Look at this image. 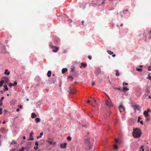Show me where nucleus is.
<instances>
[{
  "label": "nucleus",
  "instance_id": "1",
  "mask_svg": "<svg viewBox=\"0 0 151 151\" xmlns=\"http://www.w3.org/2000/svg\"><path fill=\"white\" fill-rule=\"evenodd\" d=\"M141 134L142 131L140 129L137 128L133 129V135L134 137L137 138L139 137Z\"/></svg>",
  "mask_w": 151,
  "mask_h": 151
},
{
  "label": "nucleus",
  "instance_id": "2",
  "mask_svg": "<svg viewBox=\"0 0 151 151\" xmlns=\"http://www.w3.org/2000/svg\"><path fill=\"white\" fill-rule=\"evenodd\" d=\"M50 46L52 49V51L54 52H56L59 50V48L58 47L54 46L52 44H50Z\"/></svg>",
  "mask_w": 151,
  "mask_h": 151
},
{
  "label": "nucleus",
  "instance_id": "3",
  "mask_svg": "<svg viewBox=\"0 0 151 151\" xmlns=\"http://www.w3.org/2000/svg\"><path fill=\"white\" fill-rule=\"evenodd\" d=\"M52 139H51L49 138L48 140H46V142L48 143L50 145H55L56 144L55 142H52Z\"/></svg>",
  "mask_w": 151,
  "mask_h": 151
},
{
  "label": "nucleus",
  "instance_id": "4",
  "mask_svg": "<svg viewBox=\"0 0 151 151\" xmlns=\"http://www.w3.org/2000/svg\"><path fill=\"white\" fill-rule=\"evenodd\" d=\"M119 108V111L121 112L123 111H124L125 110V108L124 107L122 106V103H121Z\"/></svg>",
  "mask_w": 151,
  "mask_h": 151
},
{
  "label": "nucleus",
  "instance_id": "5",
  "mask_svg": "<svg viewBox=\"0 0 151 151\" xmlns=\"http://www.w3.org/2000/svg\"><path fill=\"white\" fill-rule=\"evenodd\" d=\"M105 103L109 107H110L112 106V102L110 99H109L108 101L106 100Z\"/></svg>",
  "mask_w": 151,
  "mask_h": 151
},
{
  "label": "nucleus",
  "instance_id": "6",
  "mask_svg": "<svg viewBox=\"0 0 151 151\" xmlns=\"http://www.w3.org/2000/svg\"><path fill=\"white\" fill-rule=\"evenodd\" d=\"M150 110L149 109H148L147 110L144 111V112L143 113V114L145 117H147L149 116L148 112H150Z\"/></svg>",
  "mask_w": 151,
  "mask_h": 151
},
{
  "label": "nucleus",
  "instance_id": "7",
  "mask_svg": "<svg viewBox=\"0 0 151 151\" xmlns=\"http://www.w3.org/2000/svg\"><path fill=\"white\" fill-rule=\"evenodd\" d=\"M76 90L75 89H71L70 87L69 91H68L69 93L70 94H74L75 93Z\"/></svg>",
  "mask_w": 151,
  "mask_h": 151
},
{
  "label": "nucleus",
  "instance_id": "8",
  "mask_svg": "<svg viewBox=\"0 0 151 151\" xmlns=\"http://www.w3.org/2000/svg\"><path fill=\"white\" fill-rule=\"evenodd\" d=\"M0 131L2 133H5L6 132V129L4 127H2L0 129Z\"/></svg>",
  "mask_w": 151,
  "mask_h": 151
},
{
  "label": "nucleus",
  "instance_id": "9",
  "mask_svg": "<svg viewBox=\"0 0 151 151\" xmlns=\"http://www.w3.org/2000/svg\"><path fill=\"white\" fill-rule=\"evenodd\" d=\"M132 107L135 110H139V109L138 105L133 106Z\"/></svg>",
  "mask_w": 151,
  "mask_h": 151
},
{
  "label": "nucleus",
  "instance_id": "10",
  "mask_svg": "<svg viewBox=\"0 0 151 151\" xmlns=\"http://www.w3.org/2000/svg\"><path fill=\"white\" fill-rule=\"evenodd\" d=\"M104 1H103L101 2L99 0L97 1V4L99 5H103L104 4Z\"/></svg>",
  "mask_w": 151,
  "mask_h": 151
},
{
  "label": "nucleus",
  "instance_id": "11",
  "mask_svg": "<svg viewBox=\"0 0 151 151\" xmlns=\"http://www.w3.org/2000/svg\"><path fill=\"white\" fill-rule=\"evenodd\" d=\"M34 133L33 132H31L29 134V140H33L34 139L32 137V136L34 135Z\"/></svg>",
  "mask_w": 151,
  "mask_h": 151
},
{
  "label": "nucleus",
  "instance_id": "12",
  "mask_svg": "<svg viewBox=\"0 0 151 151\" xmlns=\"http://www.w3.org/2000/svg\"><path fill=\"white\" fill-rule=\"evenodd\" d=\"M67 144L66 143H64L63 144H61L60 145V147L62 148H66V145Z\"/></svg>",
  "mask_w": 151,
  "mask_h": 151
},
{
  "label": "nucleus",
  "instance_id": "13",
  "mask_svg": "<svg viewBox=\"0 0 151 151\" xmlns=\"http://www.w3.org/2000/svg\"><path fill=\"white\" fill-rule=\"evenodd\" d=\"M2 79L4 80V82H8L9 81L8 78L6 77H3Z\"/></svg>",
  "mask_w": 151,
  "mask_h": 151
},
{
  "label": "nucleus",
  "instance_id": "14",
  "mask_svg": "<svg viewBox=\"0 0 151 151\" xmlns=\"http://www.w3.org/2000/svg\"><path fill=\"white\" fill-rule=\"evenodd\" d=\"M68 69L66 68H65L63 69L62 70V74L64 73L65 72L67 71Z\"/></svg>",
  "mask_w": 151,
  "mask_h": 151
},
{
  "label": "nucleus",
  "instance_id": "15",
  "mask_svg": "<svg viewBox=\"0 0 151 151\" xmlns=\"http://www.w3.org/2000/svg\"><path fill=\"white\" fill-rule=\"evenodd\" d=\"M10 73V72L8 71V69H6L5 70V71L4 73V74L5 75H6L8 76L9 75Z\"/></svg>",
  "mask_w": 151,
  "mask_h": 151
},
{
  "label": "nucleus",
  "instance_id": "16",
  "mask_svg": "<svg viewBox=\"0 0 151 151\" xmlns=\"http://www.w3.org/2000/svg\"><path fill=\"white\" fill-rule=\"evenodd\" d=\"M122 91H128L129 89L128 88H127L126 87H123L122 88Z\"/></svg>",
  "mask_w": 151,
  "mask_h": 151
},
{
  "label": "nucleus",
  "instance_id": "17",
  "mask_svg": "<svg viewBox=\"0 0 151 151\" xmlns=\"http://www.w3.org/2000/svg\"><path fill=\"white\" fill-rule=\"evenodd\" d=\"M115 142L116 143H120V139L119 138L115 139Z\"/></svg>",
  "mask_w": 151,
  "mask_h": 151
},
{
  "label": "nucleus",
  "instance_id": "18",
  "mask_svg": "<svg viewBox=\"0 0 151 151\" xmlns=\"http://www.w3.org/2000/svg\"><path fill=\"white\" fill-rule=\"evenodd\" d=\"M36 117L35 114L34 113H32L31 114V117L32 118H34Z\"/></svg>",
  "mask_w": 151,
  "mask_h": 151
},
{
  "label": "nucleus",
  "instance_id": "19",
  "mask_svg": "<svg viewBox=\"0 0 151 151\" xmlns=\"http://www.w3.org/2000/svg\"><path fill=\"white\" fill-rule=\"evenodd\" d=\"M4 91H5V90L8 91V88L7 87V85H4Z\"/></svg>",
  "mask_w": 151,
  "mask_h": 151
},
{
  "label": "nucleus",
  "instance_id": "20",
  "mask_svg": "<svg viewBox=\"0 0 151 151\" xmlns=\"http://www.w3.org/2000/svg\"><path fill=\"white\" fill-rule=\"evenodd\" d=\"M51 71H48L47 73V75L48 77H50L51 76Z\"/></svg>",
  "mask_w": 151,
  "mask_h": 151
},
{
  "label": "nucleus",
  "instance_id": "21",
  "mask_svg": "<svg viewBox=\"0 0 151 151\" xmlns=\"http://www.w3.org/2000/svg\"><path fill=\"white\" fill-rule=\"evenodd\" d=\"M36 123H38L40 121V119L39 118H37L35 119Z\"/></svg>",
  "mask_w": 151,
  "mask_h": 151
},
{
  "label": "nucleus",
  "instance_id": "22",
  "mask_svg": "<svg viewBox=\"0 0 151 151\" xmlns=\"http://www.w3.org/2000/svg\"><path fill=\"white\" fill-rule=\"evenodd\" d=\"M116 73L115 74L116 76H119V70H116Z\"/></svg>",
  "mask_w": 151,
  "mask_h": 151
},
{
  "label": "nucleus",
  "instance_id": "23",
  "mask_svg": "<svg viewBox=\"0 0 151 151\" xmlns=\"http://www.w3.org/2000/svg\"><path fill=\"white\" fill-rule=\"evenodd\" d=\"M4 81L3 80H1L0 81V87H1L3 86V83Z\"/></svg>",
  "mask_w": 151,
  "mask_h": 151
},
{
  "label": "nucleus",
  "instance_id": "24",
  "mask_svg": "<svg viewBox=\"0 0 151 151\" xmlns=\"http://www.w3.org/2000/svg\"><path fill=\"white\" fill-rule=\"evenodd\" d=\"M81 65H82V66H80V68H81L82 66H83L84 68L86 67L87 64L86 63H82L81 64Z\"/></svg>",
  "mask_w": 151,
  "mask_h": 151
},
{
  "label": "nucleus",
  "instance_id": "25",
  "mask_svg": "<svg viewBox=\"0 0 151 151\" xmlns=\"http://www.w3.org/2000/svg\"><path fill=\"white\" fill-rule=\"evenodd\" d=\"M107 52L110 55H113L114 53V52H112L110 50H108Z\"/></svg>",
  "mask_w": 151,
  "mask_h": 151
},
{
  "label": "nucleus",
  "instance_id": "26",
  "mask_svg": "<svg viewBox=\"0 0 151 151\" xmlns=\"http://www.w3.org/2000/svg\"><path fill=\"white\" fill-rule=\"evenodd\" d=\"M144 149L143 148V146H142L140 148V151H144Z\"/></svg>",
  "mask_w": 151,
  "mask_h": 151
},
{
  "label": "nucleus",
  "instance_id": "27",
  "mask_svg": "<svg viewBox=\"0 0 151 151\" xmlns=\"http://www.w3.org/2000/svg\"><path fill=\"white\" fill-rule=\"evenodd\" d=\"M113 88L115 89L119 90H120V91L122 90V88L121 87H119V88L114 87Z\"/></svg>",
  "mask_w": 151,
  "mask_h": 151
},
{
  "label": "nucleus",
  "instance_id": "28",
  "mask_svg": "<svg viewBox=\"0 0 151 151\" xmlns=\"http://www.w3.org/2000/svg\"><path fill=\"white\" fill-rule=\"evenodd\" d=\"M136 70H137L140 72H141L142 71V68H137Z\"/></svg>",
  "mask_w": 151,
  "mask_h": 151
},
{
  "label": "nucleus",
  "instance_id": "29",
  "mask_svg": "<svg viewBox=\"0 0 151 151\" xmlns=\"http://www.w3.org/2000/svg\"><path fill=\"white\" fill-rule=\"evenodd\" d=\"M71 139H72L71 137L70 136H68L67 137V140L69 141H71Z\"/></svg>",
  "mask_w": 151,
  "mask_h": 151
},
{
  "label": "nucleus",
  "instance_id": "30",
  "mask_svg": "<svg viewBox=\"0 0 151 151\" xmlns=\"http://www.w3.org/2000/svg\"><path fill=\"white\" fill-rule=\"evenodd\" d=\"M68 79H70L71 81H72L73 79V77L71 76H68Z\"/></svg>",
  "mask_w": 151,
  "mask_h": 151
},
{
  "label": "nucleus",
  "instance_id": "31",
  "mask_svg": "<svg viewBox=\"0 0 151 151\" xmlns=\"http://www.w3.org/2000/svg\"><path fill=\"white\" fill-rule=\"evenodd\" d=\"M114 148L115 150H117L118 149V146L116 145H115L114 146Z\"/></svg>",
  "mask_w": 151,
  "mask_h": 151
},
{
  "label": "nucleus",
  "instance_id": "32",
  "mask_svg": "<svg viewBox=\"0 0 151 151\" xmlns=\"http://www.w3.org/2000/svg\"><path fill=\"white\" fill-rule=\"evenodd\" d=\"M128 84V83H125V82H123V86H124V85L126 86V85H127Z\"/></svg>",
  "mask_w": 151,
  "mask_h": 151
},
{
  "label": "nucleus",
  "instance_id": "33",
  "mask_svg": "<svg viewBox=\"0 0 151 151\" xmlns=\"http://www.w3.org/2000/svg\"><path fill=\"white\" fill-rule=\"evenodd\" d=\"M25 148L23 147H22L21 149L19 151H24Z\"/></svg>",
  "mask_w": 151,
  "mask_h": 151
},
{
  "label": "nucleus",
  "instance_id": "34",
  "mask_svg": "<svg viewBox=\"0 0 151 151\" xmlns=\"http://www.w3.org/2000/svg\"><path fill=\"white\" fill-rule=\"evenodd\" d=\"M148 70L149 71H151V67L150 66H148Z\"/></svg>",
  "mask_w": 151,
  "mask_h": 151
},
{
  "label": "nucleus",
  "instance_id": "35",
  "mask_svg": "<svg viewBox=\"0 0 151 151\" xmlns=\"http://www.w3.org/2000/svg\"><path fill=\"white\" fill-rule=\"evenodd\" d=\"M35 144L36 146H38V143L37 141H36L35 142Z\"/></svg>",
  "mask_w": 151,
  "mask_h": 151
},
{
  "label": "nucleus",
  "instance_id": "36",
  "mask_svg": "<svg viewBox=\"0 0 151 151\" xmlns=\"http://www.w3.org/2000/svg\"><path fill=\"white\" fill-rule=\"evenodd\" d=\"M17 82H14V83H13V85L14 86H16L17 85Z\"/></svg>",
  "mask_w": 151,
  "mask_h": 151
},
{
  "label": "nucleus",
  "instance_id": "37",
  "mask_svg": "<svg viewBox=\"0 0 151 151\" xmlns=\"http://www.w3.org/2000/svg\"><path fill=\"white\" fill-rule=\"evenodd\" d=\"M14 85H13V83H9V86L10 87H11L12 86H13Z\"/></svg>",
  "mask_w": 151,
  "mask_h": 151
},
{
  "label": "nucleus",
  "instance_id": "38",
  "mask_svg": "<svg viewBox=\"0 0 151 151\" xmlns=\"http://www.w3.org/2000/svg\"><path fill=\"white\" fill-rule=\"evenodd\" d=\"M88 58L90 60H91L92 59L91 56L90 55H88Z\"/></svg>",
  "mask_w": 151,
  "mask_h": 151
},
{
  "label": "nucleus",
  "instance_id": "39",
  "mask_svg": "<svg viewBox=\"0 0 151 151\" xmlns=\"http://www.w3.org/2000/svg\"><path fill=\"white\" fill-rule=\"evenodd\" d=\"M34 149L35 150H37L38 149V146H36V147L35 146L34 147Z\"/></svg>",
  "mask_w": 151,
  "mask_h": 151
},
{
  "label": "nucleus",
  "instance_id": "40",
  "mask_svg": "<svg viewBox=\"0 0 151 151\" xmlns=\"http://www.w3.org/2000/svg\"><path fill=\"white\" fill-rule=\"evenodd\" d=\"M128 10H124L123 11V13H125L126 12H128Z\"/></svg>",
  "mask_w": 151,
  "mask_h": 151
},
{
  "label": "nucleus",
  "instance_id": "41",
  "mask_svg": "<svg viewBox=\"0 0 151 151\" xmlns=\"http://www.w3.org/2000/svg\"><path fill=\"white\" fill-rule=\"evenodd\" d=\"M95 84V82L94 81H92V86H94Z\"/></svg>",
  "mask_w": 151,
  "mask_h": 151
},
{
  "label": "nucleus",
  "instance_id": "42",
  "mask_svg": "<svg viewBox=\"0 0 151 151\" xmlns=\"http://www.w3.org/2000/svg\"><path fill=\"white\" fill-rule=\"evenodd\" d=\"M18 106L19 107L20 109L22 108V106L21 105H18Z\"/></svg>",
  "mask_w": 151,
  "mask_h": 151
},
{
  "label": "nucleus",
  "instance_id": "43",
  "mask_svg": "<svg viewBox=\"0 0 151 151\" xmlns=\"http://www.w3.org/2000/svg\"><path fill=\"white\" fill-rule=\"evenodd\" d=\"M147 78L150 80V81H151V76H149L147 77Z\"/></svg>",
  "mask_w": 151,
  "mask_h": 151
},
{
  "label": "nucleus",
  "instance_id": "44",
  "mask_svg": "<svg viewBox=\"0 0 151 151\" xmlns=\"http://www.w3.org/2000/svg\"><path fill=\"white\" fill-rule=\"evenodd\" d=\"M141 118L140 117H138V122H139L140 121V119Z\"/></svg>",
  "mask_w": 151,
  "mask_h": 151
},
{
  "label": "nucleus",
  "instance_id": "45",
  "mask_svg": "<svg viewBox=\"0 0 151 151\" xmlns=\"http://www.w3.org/2000/svg\"><path fill=\"white\" fill-rule=\"evenodd\" d=\"M4 97H2L1 98V99L0 101H2L3 100V99H4Z\"/></svg>",
  "mask_w": 151,
  "mask_h": 151
},
{
  "label": "nucleus",
  "instance_id": "46",
  "mask_svg": "<svg viewBox=\"0 0 151 151\" xmlns=\"http://www.w3.org/2000/svg\"><path fill=\"white\" fill-rule=\"evenodd\" d=\"M2 105V101H0V106H1Z\"/></svg>",
  "mask_w": 151,
  "mask_h": 151
},
{
  "label": "nucleus",
  "instance_id": "47",
  "mask_svg": "<svg viewBox=\"0 0 151 151\" xmlns=\"http://www.w3.org/2000/svg\"><path fill=\"white\" fill-rule=\"evenodd\" d=\"M43 132H41L40 133V136H41V137H42V136L43 135Z\"/></svg>",
  "mask_w": 151,
  "mask_h": 151
},
{
  "label": "nucleus",
  "instance_id": "48",
  "mask_svg": "<svg viewBox=\"0 0 151 151\" xmlns=\"http://www.w3.org/2000/svg\"><path fill=\"white\" fill-rule=\"evenodd\" d=\"M90 102V101L89 100H87L86 103L87 104H88Z\"/></svg>",
  "mask_w": 151,
  "mask_h": 151
},
{
  "label": "nucleus",
  "instance_id": "49",
  "mask_svg": "<svg viewBox=\"0 0 151 151\" xmlns=\"http://www.w3.org/2000/svg\"><path fill=\"white\" fill-rule=\"evenodd\" d=\"M140 122L141 124L143 125V122L142 121H140Z\"/></svg>",
  "mask_w": 151,
  "mask_h": 151
},
{
  "label": "nucleus",
  "instance_id": "50",
  "mask_svg": "<svg viewBox=\"0 0 151 151\" xmlns=\"http://www.w3.org/2000/svg\"><path fill=\"white\" fill-rule=\"evenodd\" d=\"M41 137V136H37V139L40 138Z\"/></svg>",
  "mask_w": 151,
  "mask_h": 151
},
{
  "label": "nucleus",
  "instance_id": "51",
  "mask_svg": "<svg viewBox=\"0 0 151 151\" xmlns=\"http://www.w3.org/2000/svg\"><path fill=\"white\" fill-rule=\"evenodd\" d=\"M150 120V119L149 118H147L146 119V120L147 121H149Z\"/></svg>",
  "mask_w": 151,
  "mask_h": 151
},
{
  "label": "nucleus",
  "instance_id": "52",
  "mask_svg": "<svg viewBox=\"0 0 151 151\" xmlns=\"http://www.w3.org/2000/svg\"><path fill=\"white\" fill-rule=\"evenodd\" d=\"M16 111H17V112H19V109L18 108L17 109V110H16Z\"/></svg>",
  "mask_w": 151,
  "mask_h": 151
},
{
  "label": "nucleus",
  "instance_id": "53",
  "mask_svg": "<svg viewBox=\"0 0 151 151\" xmlns=\"http://www.w3.org/2000/svg\"><path fill=\"white\" fill-rule=\"evenodd\" d=\"M149 35H151V30H150L149 31Z\"/></svg>",
  "mask_w": 151,
  "mask_h": 151
},
{
  "label": "nucleus",
  "instance_id": "54",
  "mask_svg": "<svg viewBox=\"0 0 151 151\" xmlns=\"http://www.w3.org/2000/svg\"><path fill=\"white\" fill-rule=\"evenodd\" d=\"M2 110L3 109H2L1 108H0V112L2 111Z\"/></svg>",
  "mask_w": 151,
  "mask_h": 151
},
{
  "label": "nucleus",
  "instance_id": "55",
  "mask_svg": "<svg viewBox=\"0 0 151 151\" xmlns=\"http://www.w3.org/2000/svg\"><path fill=\"white\" fill-rule=\"evenodd\" d=\"M150 36L148 38L149 39H151V35H150Z\"/></svg>",
  "mask_w": 151,
  "mask_h": 151
},
{
  "label": "nucleus",
  "instance_id": "56",
  "mask_svg": "<svg viewBox=\"0 0 151 151\" xmlns=\"http://www.w3.org/2000/svg\"><path fill=\"white\" fill-rule=\"evenodd\" d=\"M116 56V55L115 54H114V55H112V56L113 57H114Z\"/></svg>",
  "mask_w": 151,
  "mask_h": 151
},
{
  "label": "nucleus",
  "instance_id": "57",
  "mask_svg": "<svg viewBox=\"0 0 151 151\" xmlns=\"http://www.w3.org/2000/svg\"><path fill=\"white\" fill-rule=\"evenodd\" d=\"M84 21H82V25H83V24H84Z\"/></svg>",
  "mask_w": 151,
  "mask_h": 151
},
{
  "label": "nucleus",
  "instance_id": "58",
  "mask_svg": "<svg viewBox=\"0 0 151 151\" xmlns=\"http://www.w3.org/2000/svg\"><path fill=\"white\" fill-rule=\"evenodd\" d=\"M148 98L149 99H150L151 98V96H148Z\"/></svg>",
  "mask_w": 151,
  "mask_h": 151
},
{
  "label": "nucleus",
  "instance_id": "59",
  "mask_svg": "<svg viewBox=\"0 0 151 151\" xmlns=\"http://www.w3.org/2000/svg\"><path fill=\"white\" fill-rule=\"evenodd\" d=\"M6 123V122L5 121H3L2 122V123L4 124H5Z\"/></svg>",
  "mask_w": 151,
  "mask_h": 151
},
{
  "label": "nucleus",
  "instance_id": "60",
  "mask_svg": "<svg viewBox=\"0 0 151 151\" xmlns=\"http://www.w3.org/2000/svg\"><path fill=\"white\" fill-rule=\"evenodd\" d=\"M23 138L24 139H26V137L25 136H24L23 137Z\"/></svg>",
  "mask_w": 151,
  "mask_h": 151
},
{
  "label": "nucleus",
  "instance_id": "61",
  "mask_svg": "<svg viewBox=\"0 0 151 151\" xmlns=\"http://www.w3.org/2000/svg\"><path fill=\"white\" fill-rule=\"evenodd\" d=\"M92 5V4H89V6H90Z\"/></svg>",
  "mask_w": 151,
  "mask_h": 151
},
{
  "label": "nucleus",
  "instance_id": "62",
  "mask_svg": "<svg viewBox=\"0 0 151 151\" xmlns=\"http://www.w3.org/2000/svg\"><path fill=\"white\" fill-rule=\"evenodd\" d=\"M0 92H1L2 93H3V91H0Z\"/></svg>",
  "mask_w": 151,
  "mask_h": 151
},
{
  "label": "nucleus",
  "instance_id": "63",
  "mask_svg": "<svg viewBox=\"0 0 151 151\" xmlns=\"http://www.w3.org/2000/svg\"><path fill=\"white\" fill-rule=\"evenodd\" d=\"M106 96L108 97V98L109 99V100L110 99H109V96L108 95H106Z\"/></svg>",
  "mask_w": 151,
  "mask_h": 151
},
{
  "label": "nucleus",
  "instance_id": "64",
  "mask_svg": "<svg viewBox=\"0 0 151 151\" xmlns=\"http://www.w3.org/2000/svg\"><path fill=\"white\" fill-rule=\"evenodd\" d=\"M139 67H141V68H142L143 67V65H140Z\"/></svg>",
  "mask_w": 151,
  "mask_h": 151
}]
</instances>
